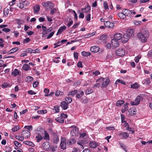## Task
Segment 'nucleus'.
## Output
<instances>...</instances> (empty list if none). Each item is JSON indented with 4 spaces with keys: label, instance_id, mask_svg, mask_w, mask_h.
I'll list each match as a JSON object with an SVG mask.
<instances>
[{
    "label": "nucleus",
    "instance_id": "obj_47",
    "mask_svg": "<svg viewBox=\"0 0 152 152\" xmlns=\"http://www.w3.org/2000/svg\"><path fill=\"white\" fill-rule=\"evenodd\" d=\"M20 129V127L17 125L15 126L12 129V132H14Z\"/></svg>",
    "mask_w": 152,
    "mask_h": 152
},
{
    "label": "nucleus",
    "instance_id": "obj_30",
    "mask_svg": "<svg viewBox=\"0 0 152 152\" xmlns=\"http://www.w3.org/2000/svg\"><path fill=\"white\" fill-rule=\"evenodd\" d=\"M34 79L31 76H27L25 78L26 81L27 83H29L32 81Z\"/></svg>",
    "mask_w": 152,
    "mask_h": 152
},
{
    "label": "nucleus",
    "instance_id": "obj_34",
    "mask_svg": "<svg viewBox=\"0 0 152 152\" xmlns=\"http://www.w3.org/2000/svg\"><path fill=\"white\" fill-rule=\"evenodd\" d=\"M118 16L121 19H124L126 18L125 15H124L122 12H119L118 14Z\"/></svg>",
    "mask_w": 152,
    "mask_h": 152
},
{
    "label": "nucleus",
    "instance_id": "obj_44",
    "mask_svg": "<svg viewBox=\"0 0 152 152\" xmlns=\"http://www.w3.org/2000/svg\"><path fill=\"white\" fill-rule=\"evenodd\" d=\"M65 101L67 102V103L69 104L72 101V98L70 97H67L65 99Z\"/></svg>",
    "mask_w": 152,
    "mask_h": 152
},
{
    "label": "nucleus",
    "instance_id": "obj_28",
    "mask_svg": "<svg viewBox=\"0 0 152 152\" xmlns=\"http://www.w3.org/2000/svg\"><path fill=\"white\" fill-rule=\"evenodd\" d=\"M150 79L149 78H147L144 79L142 81V83L145 85H148L150 83Z\"/></svg>",
    "mask_w": 152,
    "mask_h": 152
},
{
    "label": "nucleus",
    "instance_id": "obj_12",
    "mask_svg": "<svg viewBox=\"0 0 152 152\" xmlns=\"http://www.w3.org/2000/svg\"><path fill=\"white\" fill-rule=\"evenodd\" d=\"M118 136L122 139H126L128 138L129 136V134L127 132H123L120 133Z\"/></svg>",
    "mask_w": 152,
    "mask_h": 152
},
{
    "label": "nucleus",
    "instance_id": "obj_58",
    "mask_svg": "<svg viewBox=\"0 0 152 152\" xmlns=\"http://www.w3.org/2000/svg\"><path fill=\"white\" fill-rule=\"evenodd\" d=\"M55 31H53L51 32L47 36V39H49L51 38L54 35L55 33Z\"/></svg>",
    "mask_w": 152,
    "mask_h": 152
},
{
    "label": "nucleus",
    "instance_id": "obj_36",
    "mask_svg": "<svg viewBox=\"0 0 152 152\" xmlns=\"http://www.w3.org/2000/svg\"><path fill=\"white\" fill-rule=\"evenodd\" d=\"M45 135L44 136V139L46 140H49V135L47 133L46 131H45Z\"/></svg>",
    "mask_w": 152,
    "mask_h": 152
},
{
    "label": "nucleus",
    "instance_id": "obj_54",
    "mask_svg": "<svg viewBox=\"0 0 152 152\" xmlns=\"http://www.w3.org/2000/svg\"><path fill=\"white\" fill-rule=\"evenodd\" d=\"M9 12V8L7 7H6L4 9V13L5 15H7Z\"/></svg>",
    "mask_w": 152,
    "mask_h": 152
},
{
    "label": "nucleus",
    "instance_id": "obj_2",
    "mask_svg": "<svg viewBox=\"0 0 152 152\" xmlns=\"http://www.w3.org/2000/svg\"><path fill=\"white\" fill-rule=\"evenodd\" d=\"M99 81L100 82H102V87L103 88H106L109 84L110 82V80L108 77H101L97 80L96 82Z\"/></svg>",
    "mask_w": 152,
    "mask_h": 152
},
{
    "label": "nucleus",
    "instance_id": "obj_18",
    "mask_svg": "<svg viewBox=\"0 0 152 152\" xmlns=\"http://www.w3.org/2000/svg\"><path fill=\"white\" fill-rule=\"evenodd\" d=\"M76 140L74 138L67 140L66 143L68 145H70L74 144L76 142Z\"/></svg>",
    "mask_w": 152,
    "mask_h": 152
},
{
    "label": "nucleus",
    "instance_id": "obj_27",
    "mask_svg": "<svg viewBox=\"0 0 152 152\" xmlns=\"http://www.w3.org/2000/svg\"><path fill=\"white\" fill-rule=\"evenodd\" d=\"M77 90H74L69 93L68 94V96H74L75 95L77 92Z\"/></svg>",
    "mask_w": 152,
    "mask_h": 152
},
{
    "label": "nucleus",
    "instance_id": "obj_7",
    "mask_svg": "<svg viewBox=\"0 0 152 152\" xmlns=\"http://www.w3.org/2000/svg\"><path fill=\"white\" fill-rule=\"evenodd\" d=\"M122 12L123 13L124 15L126 17H126H130L131 16V15L132 13V11L130 10L127 9H123Z\"/></svg>",
    "mask_w": 152,
    "mask_h": 152
},
{
    "label": "nucleus",
    "instance_id": "obj_8",
    "mask_svg": "<svg viewBox=\"0 0 152 152\" xmlns=\"http://www.w3.org/2000/svg\"><path fill=\"white\" fill-rule=\"evenodd\" d=\"M66 139L64 137L61 138V141L60 146L61 149L64 150L66 148Z\"/></svg>",
    "mask_w": 152,
    "mask_h": 152
},
{
    "label": "nucleus",
    "instance_id": "obj_32",
    "mask_svg": "<svg viewBox=\"0 0 152 152\" xmlns=\"http://www.w3.org/2000/svg\"><path fill=\"white\" fill-rule=\"evenodd\" d=\"M124 100H118L117 101L116 103V105L118 107H120L121 106L122 104L124 103Z\"/></svg>",
    "mask_w": 152,
    "mask_h": 152
},
{
    "label": "nucleus",
    "instance_id": "obj_63",
    "mask_svg": "<svg viewBox=\"0 0 152 152\" xmlns=\"http://www.w3.org/2000/svg\"><path fill=\"white\" fill-rule=\"evenodd\" d=\"M106 129L107 130H110L114 131L115 130V129L114 126L112 127H107Z\"/></svg>",
    "mask_w": 152,
    "mask_h": 152
},
{
    "label": "nucleus",
    "instance_id": "obj_1",
    "mask_svg": "<svg viewBox=\"0 0 152 152\" xmlns=\"http://www.w3.org/2000/svg\"><path fill=\"white\" fill-rule=\"evenodd\" d=\"M149 36L148 32V31L146 30L141 33H139L137 34L138 38L142 42H146Z\"/></svg>",
    "mask_w": 152,
    "mask_h": 152
},
{
    "label": "nucleus",
    "instance_id": "obj_35",
    "mask_svg": "<svg viewBox=\"0 0 152 152\" xmlns=\"http://www.w3.org/2000/svg\"><path fill=\"white\" fill-rule=\"evenodd\" d=\"M93 92V90L91 88L87 89L85 91L86 95L90 94Z\"/></svg>",
    "mask_w": 152,
    "mask_h": 152
},
{
    "label": "nucleus",
    "instance_id": "obj_13",
    "mask_svg": "<svg viewBox=\"0 0 152 152\" xmlns=\"http://www.w3.org/2000/svg\"><path fill=\"white\" fill-rule=\"evenodd\" d=\"M98 145V143L95 141L91 140L89 141V146L91 148H95Z\"/></svg>",
    "mask_w": 152,
    "mask_h": 152
},
{
    "label": "nucleus",
    "instance_id": "obj_56",
    "mask_svg": "<svg viewBox=\"0 0 152 152\" xmlns=\"http://www.w3.org/2000/svg\"><path fill=\"white\" fill-rule=\"evenodd\" d=\"M33 50L32 49L29 48L26 49L25 52L26 53H33Z\"/></svg>",
    "mask_w": 152,
    "mask_h": 152
},
{
    "label": "nucleus",
    "instance_id": "obj_41",
    "mask_svg": "<svg viewBox=\"0 0 152 152\" xmlns=\"http://www.w3.org/2000/svg\"><path fill=\"white\" fill-rule=\"evenodd\" d=\"M79 137L80 138L86 139L87 137V135L86 133H80V134Z\"/></svg>",
    "mask_w": 152,
    "mask_h": 152
},
{
    "label": "nucleus",
    "instance_id": "obj_49",
    "mask_svg": "<svg viewBox=\"0 0 152 152\" xmlns=\"http://www.w3.org/2000/svg\"><path fill=\"white\" fill-rule=\"evenodd\" d=\"M50 133L53 137L56 136H58L57 132L56 131H54L53 130H51V131Z\"/></svg>",
    "mask_w": 152,
    "mask_h": 152
},
{
    "label": "nucleus",
    "instance_id": "obj_33",
    "mask_svg": "<svg viewBox=\"0 0 152 152\" xmlns=\"http://www.w3.org/2000/svg\"><path fill=\"white\" fill-rule=\"evenodd\" d=\"M18 48L17 47L11 49L9 52H8V54H11L13 53H15L16 51H18Z\"/></svg>",
    "mask_w": 152,
    "mask_h": 152
},
{
    "label": "nucleus",
    "instance_id": "obj_62",
    "mask_svg": "<svg viewBox=\"0 0 152 152\" xmlns=\"http://www.w3.org/2000/svg\"><path fill=\"white\" fill-rule=\"evenodd\" d=\"M103 5L104 8L105 10H107L109 8L107 4V3L106 1L104 2Z\"/></svg>",
    "mask_w": 152,
    "mask_h": 152
},
{
    "label": "nucleus",
    "instance_id": "obj_21",
    "mask_svg": "<svg viewBox=\"0 0 152 152\" xmlns=\"http://www.w3.org/2000/svg\"><path fill=\"white\" fill-rule=\"evenodd\" d=\"M136 109L134 107L130 108L128 110L129 114L131 115H133L136 114Z\"/></svg>",
    "mask_w": 152,
    "mask_h": 152
},
{
    "label": "nucleus",
    "instance_id": "obj_59",
    "mask_svg": "<svg viewBox=\"0 0 152 152\" xmlns=\"http://www.w3.org/2000/svg\"><path fill=\"white\" fill-rule=\"evenodd\" d=\"M47 112V111L46 110H38L37 111V113L39 114H44L46 113Z\"/></svg>",
    "mask_w": 152,
    "mask_h": 152
},
{
    "label": "nucleus",
    "instance_id": "obj_16",
    "mask_svg": "<svg viewBox=\"0 0 152 152\" xmlns=\"http://www.w3.org/2000/svg\"><path fill=\"white\" fill-rule=\"evenodd\" d=\"M111 43L113 47L115 48L118 47L119 45V42L117 40L112 39L111 40Z\"/></svg>",
    "mask_w": 152,
    "mask_h": 152
},
{
    "label": "nucleus",
    "instance_id": "obj_51",
    "mask_svg": "<svg viewBox=\"0 0 152 152\" xmlns=\"http://www.w3.org/2000/svg\"><path fill=\"white\" fill-rule=\"evenodd\" d=\"M24 128L27 129L29 131H31L32 130L33 127L31 125L26 126L24 127Z\"/></svg>",
    "mask_w": 152,
    "mask_h": 152
},
{
    "label": "nucleus",
    "instance_id": "obj_45",
    "mask_svg": "<svg viewBox=\"0 0 152 152\" xmlns=\"http://www.w3.org/2000/svg\"><path fill=\"white\" fill-rule=\"evenodd\" d=\"M117 83H121L122 84H123L124 85H125L126 83L125 82L122 80L118 79L115 82V84H117Z\"/></svg>",
    "mask_w": 152,
    "mask_h": 152
},
{
    "label": "nucleus",
    "instance_id": "obj_4",
    "mask_svg": "<svg viewBox=\"0 0 152 152\" xmlns=\"http://www.w3.org/2000/svg\"><path fill=\"white\" fill-rule=\"evenodd\" d=\"M116 54L119 56H122L125 54L124 49L123 48H119L117 49L115 51Z\"/></svg>",
    "mask_w": 152,
    "mask_h": 152
},
{
    "label": "nucleus",
    "instance_id": "obj_38",
    "mask_svg": "<svg viewBox=\"0 0 152 152\" xmlns=\"http://www.w3.org/2000/svg\"><path fill=\"white\" fill-rule=\"evenodd\" d=\"M59 107L60 106L59 105H56L55 106L53 109V110H55V113H58L59 112Z\"/></svg>",
    "mask_w": 152,
    "mask_h": 152
},
{
    "label": "nucleus",
    "instance_id": "obj_23",
    "mask_svg": "<svg viewBox=\"0 0 152 152\" xmlns=\"http://www.w3.org/2000/svg\"><path fill=\"white\" fill-rule=\"evenodd\" d=\"M76 97L78 99L80 98L84 95V92L82 91H79L76 93Z\"/></svg>",
    "mask_w": 152,
    "mask_h": 152
},
{
    "label": "nucleus",
    "instance_id": "obj_5",
    "mask_svg": "<svg viewBox=\"0 0 152 152\" xmlns=\"http://www.w3.org/2000/svg\"><path fill=\"white\" fill-rule=\"evenodd\" d=\"M69 127L73 129L70 132L71 134L73 136H77L78 133V130L77 129V127L75 126H72Z\"/></svg>",
    "mask_w": 152,
    "mask_h": 152
},
{
    "label": "nucleus",
    "instance_id": "obj_19",
    "mask_svg": "<svg viewBox=\"0 0 152 152\" xmlns=\"http://www.w3.org/2000/svg\"><path fill=\"white\" fill-rule=\"evenodd\" d=\"M122 35L120 33H117L115 34L114 36V39L117 40L121 39Z\"/></svg>",
    "mask_w": 152,
    "mask_h": 152
},
{
    "label": "nucleus",
    "instance_id": "obj_42",
    "mask_svg": "<svg viewBox=\"0 0 152 152\" xmlns=\"http://www.w3.org/2000/svg\"><path fill=\"white\" fill-rule=\"evenodd\" d=\"M119 144L121 148L126 152L127 151L125 145L123 144L121 142H119Z\"/></svg>",
    "mask_w": 152,
    "mask_h": 152
},
{
    "label": "nucleus",
    "instance_id": "obj_26",
    "mask_svg": "<svg viewBox=\"0 0 152 152\" xmlns=\"http://www.w3.org/2000/svg\"><path fill=\"white\" fill-rule=\"evenodd\" d=\"M140 87L139 84L137 83H134L132 84L131 86V88L133 89H137Z\"/></svg>",
    "mask_w": 152,
    "mask_h": 152
},
{
    "label": "nucleus",
    "instance_id": "obj_14",
    "mask_svg": "<svg viewBox=\"0 0 152 152\" xmlns=\"http://www.w3.org/2000/svg\"><path fill=\"white\" fill-rule=\"evenodd\" d=\"M60 106L63 110H66L67 109L68 107V104L66 101H62L60 104Z\"/></svg>",
    "mask_w": 152,
    "mask_h": 152
},
{
    "label": "nucleus",
    "instance_id": "obj_15",
    "mask_svg": "<svg viewBox=\"0 0 152 152\" xmlns=\"http://www.w3.org/2000/svg\"><path fill=\"white\" fill-rule=\"evenodd\" d=\"M100 50V48L98 46H94L91 47L90 50L92 53H96L98 52Z\"/></svg>",
    "mask_w": 152,
    "mask_h": 152
},
{
    "label": "nucleus",
    "instance_id": "obj_60",
    "mask_svg": "<svg viewBox=\"0 0 152 152\" xmlns=\"http://www.w3.org/2000/svg\"><path fill=\"white\" fill-rule=\"evenodd\" d=\"M30 41V39L28 37H27L24 39L23 41V43L24 44L27 43L29 42Z\"/></svg>",
    "mask_w": 152,
    "mask_h": 152
},
{
    "label": "nucleus",
    "instance_id": "obj_20",
    "mask_svg": "<svg viewBox=\"0 0 152 152\" xmlns=\"http://www.w3.org/2000/svg\"><path fill=\"white\" fill-rule=\"evenodd\" d=\"M22 69L23 70L25 71H28L29 70H31V68L27 64H24L23 65Z\"/></svg>",
    "mask_w": 152,
    "mask_h": 152
},
{
    "label": "nucleus",
    "instance_id": "obj_25",
    "mask_svg": "<svg viewBox=\"0 0 152 152\" xmlns=\"http://www.w3.org/2000/svg\"><path fill=\"white\" fill-rule=\"evenodd\" d=\"M91 10V7L89 6H88L82 9V11L84 12L87 13L90 11Z\"/></svg>",
    "mask_w": 152,
    "mask_h": 152
},
{
    "label": "nucleus",
    "instance_id": "obj_64",
    "mask_svg": "<svg viewBox=\"0 0 152 152\" xmlns=\"http://www.w3.org/2000/svg\"><path fill=\"white\" fill-rule=\"evenodd\" d=\"M93 74L94 75H95V76H97L98 75L100 74V72L98 70L96 71L95 72H94L93 73Z\"/></svg>",
    "mask_w": 152,
    "mask_h": 152
},
{
    "label": "nucleus",
    "instance_id": "obj_11",
    "mask_svg": "<svg viewBox=\"0 0 152 152\" xmlns=\"http://www.w3.org/2000/svg\"><path fill=\"white\" fill-rule=\"evenodd\" d=\"M105 26L108 28H113L114 24L113 22H111L109 21H105L104 23Z\"/></svg>",
    "mask_w": 152,
    "mask_h": 152
},
{
    "label": "nucleus",
    "instance_id": "obj_40",
    "mask_svg": "<svg viewBox=\"0 0 152 152\" xmlns=\"http://www.w3.org/2000/svg\"><path fill=\"white\" fill-rule=\"evenodd\" d=\"M53 138V142L55 144H57L59 142L58 136L54 137Z\"/></svg>",
    "mask_w": 152,
    "mask_h": 152
},
{
    "label": "nucleus",
    "instance_id": "obj_31",
    "mask_svg": "<svg viewBox=\"0 0 152 152\" xmlns=\"http://www.w3.org/2000/svg\"><path fill=\"white\" fill-rule=\"evenodd\" d=\"M19 74V70L17 69H15L14 71H12V75L14 76H16Z\"/></svg>",
    "mask_w": 152,
    "mask_h": 152
},
{
    "label": "nucleus",
    "instance_id": "obj_46",
    "mask_svg": "<svg viewBox=\"0 0 152 152\" xmlns=\"http://www.w3.org/2000/svg\"><path fill=\"white\" fill-rule=\"evenodd\" d=\"M36 138L37 139V142H39L43 139V137L41 135L38 134L36 137Z\"/></svg>",
    "mask_w": 152,
    "mask_h": 152
},
{
    "label": "nucleus",
    "instance_id": "obj_22",
    "mask_svg": "<svg viewBox=\"0 0 152 152\" xmlns=\"http://www.w3.org/2000/svg\"><path fill=\"white\" fill-rule=\"evenodd\" d=\"M33 9L35 13H37L40 10V6L38 4H36L33 7Z\"/></svg>",
    "mask_w": 152,
    "mask_h": 152
},
{
    "label": "nucleus",
    "instance_id": "obj_43",
    "mask_svg": "<svg viewBox=\"0 0 152 152\" xmlns=\"http://www.w3.org/2000/svg\"><path fill=\"white\" fill-rule=\"evenodd\" d=\"M24 143L26 145L32 147H33L34 145L33 143L31 141H26L24 142Z\"/></svg>",
    "mask_w": 152,
    "mask_h": 152
},
{
    "label": "nucleus",
    "instance_id": "obj_10",
    "mask_svg": "<svg viewBox=\"0 0 152 152\" xmlns=\"http://www.w3.org/2000/svg\"><path fill=\"white\" fill-rule=\"evenodd\" d=\"M130 37L127 34L124 33L122 36L121 41L123 43H125L127 42Z\"/></svg>",
    "mask_w": 152,
    "mask_h": 152
},
{
    "label": "nucleus",
    "instance_id": "obj_6",
    "mask_svg": "<svg viewBox=\"0 0 152 152\" xmlns=\"http://www.w3.org/2000/svg\"><path fill=\"white\" fill-rule=\"evenodd\" d=\"M43 149L47 151H49L51 150V147L50 143L48 142H45L43 144Z\"/></svg>",
    "mask_w": 152,
    "mask_h": 152
},
{
    "label": "nucleus",
    "instance_id": "obj_9",
    "mask_svg": "<svg viewBox=\"0 0 152 152\" xmlns=\"http://www.w3.org/2000/svg\"><path fill=\"white\" fill-rule=\"evenodd\" d=\"M21 134L25 138L27 139L30 137V133L28 130H25L22 131Z\"/></svg>",
    "mask_w": 152,
    "mask_h": 152
},
{
    "label": "nucleus",
    "instance_id": "obj_55",
    "mask_svg": "<svg viewBox=\"0 0 152 152\" xmlns=\"http://www.w3.org/2000/svg\"><path fill=\"white\" fill-rule=\"evenodd\" d=\"M58 10V9L56 8H54L52 9L50 11V14L53 15L55 14Z\"/></svg>",
    "mask_w": 152,
    "mask_h": 152
},
{
    "label": "nucleus",
    "instance_id": "obj_57",
    "mask_svg": "<svg viewBox=\"0 0 152 152\" xmlns=\"http://www.w3.org/2000/svg\"><path fill=\"white\" fill-rule=\"evenodd\" d=\"M104 45L105 47L108 49H110L111 47V44L110 43L106 42L104 44Z\"/></svg>",
    "mask_w": 152,
    "mask_h": 152
},
{
    "label": "nucleus",
    "instance_id": "obj_52",
    "mask_svg": "<svg viewBox=\"0 0 152 152\" xmlns=\"http://www.w3.org/2000/svg\"><path fill=\"white\" fill-rule=\"evenodd\" d=\"M44 92L45 94V96H48V93L49 92V90L47 88H45L44 90Z\"/></svg>",
    "mask_w": 152,
    "mask_h": 152
},
{
    "label": "nucleus",
    "instance_id": "obj_48",
    "mask_svg": "<svg viewBox=\"0 0 152 152\" xmlns=\"http://www.w3.org/2000/svg\"><path fill=\"white\" fill-rule=\"evenodd\" d=\"M107 37L105 35H102L100 37V40L102 41H105L107 39Z\"/></svg>",
    "mask_w": 152,
    "mask_h": 152
},
{
    "label": "nucleus",
    "instance_id": "obj_50",
    "mask_svg": "<svg viewBox=\"0 0 152 152\" xmlns=\"http://www.w3.org/2000/svg\"><path fill=\"white\" fill-rule=\"evenodd\" d=\"M10 84L8 83L4 82L2 84L1 86L2 88H7L8 86H9Z\"/></svg>",
    "mask_w": 152,
    "mask_h": 152
},
{
    "label": "nucleus",
    "instance_id": "obj_29",
    "mask_svg": "<svg viewBox=\"0 0 152 152\" xmlns=\"http://www.w3.org/2000/svg\"><path fill=\"white\" fill-rule=\"evenodd\" d=\"M55 120L57 122L61 123H63L64 122V118L61 116L56 118Z\"/></svg>",
    "mask_w": 152,
    "mask_h": 152
},
{
    "label": "nucleus",
    "instance_id": "obj_61",
    "mask_svg": "<svg viewBox=\"0 0 152 152\" xmlns=\"http://www.w3.org/2000/svg\"><path fill=\"white\" fill-rule=\"evenodd\" d=\"M86 20L88 21H89L91 20V14H88L86 16Z\"/></svg>",
    "mask_w": 152,
    "mask_h": 152
},
{
    "label": "nucleus",
    "instance_id": "obj_39",
    "mask_svg": "<svg viewBox=\"0 0 152 152\" xmlns=\"http://www.w3.org/2000/svg\"><path fill=\"white\" fill-rule=\"evenodd\" d=\"M66 28V26L64 25L63 26H61L60 27L59 29H58V31L61 33L64 31L65 30Z\"/></svg>",
    "mask_w": 152,
    "mask_h": 152
},
{
    "label": "nucleus",
    "instance_id": "obj_37",
    "mask_svg": "<svg viewBox=\"0 0 152 152\" xmlns=\"http://www.w3.org/2000/svg\"><path fill=\"white\" fill-rule=\"evenodd\" d=\"M81 54L84 56L87 57L90 56L91 55V53L89 52H86L85 51H83L81 52Z\"/></svg>",
    "mask_w": 152,
    "mask_h": 152
},
{
    "label": "nucleus",
    "instance_id": "obj_24",
    "mask_svg": "<svg viewBox=\"0 0 152 152\" xmlns=\"http://www.w3.org/2000/svg\"><path fill=\"white\" fill-rule=\"evenodd\" d=\"M134 30L133 29H128L127 30L126 34H127L130 37L132 36V34L133 33Z\"/></svg>",
    "mask_w": 152,
    "mask_h": 152
},
{
    "label": "nucleus",
    "instance_id": "obj_53",
    "mask_svg": "<svg viewBox=\"0 0 152 152\" xmlns=\"http://www.w3.org/2000/svg\"><path fill=\"white\" fill-rule=\"evenodd\" d=\"M14 143L16 146L18 147H20L22 146L21 144L17 141H15Z\"/></svg>",
    "mask_w": 152,
    "mask_h": 152
},
{
    "label": "nucleus",
    "instance_id": "obj_3",
    "mask_svg": "<svg viewBox=\"0 0 152 152\" xmlns=\"http://www.w3.org/2000/svg\"><path fill=\"white\" fill-rule=\"evenodd\" d=\"M142 94H140L137 96L134 100V101L130 102V104L132 105H138L140 104L141 101L143 99Z\"/></svg>",
    "mask_w": 152,
    "mask_h": 152
},
{
    "label": "nucleus",
    "instance_id": "obj_17",
    "mask_svg": "<svg viewBox=\"0 0 152 152\" xmlns=\"http://www.w3.org/2000/svg\"><path fill=\"white\" fill-rule=\"evenodd\" d=\"M129 104V103H126L122 106L121 110V111L122 113H124L125 111L128 110L129 108L128 105Z\"/></svg>",
    "mask_w": 152,
    "mask_h": 152
}]
</instances>
